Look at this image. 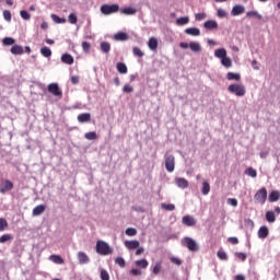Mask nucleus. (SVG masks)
I'll return each mask as SVG.
<instances>
[{"instance_id":"nucleus-1","label":"nucleus","mask_w":280,"mask_h":280,"mask_svg":"<svg viewBox=\"0 0 280 280\" xmlns=\"http://www.w3.org/2000/svg\"><path fill=\"white\" fill-rule=\"evenodd\" d=\"M228 91L237 97H243L246 94L245 86L238 83L230 84Z\"/></svg>"},{"instance_id":"nucleus-2","label":"nucleus","mask_w":280,"mask_h":280,"mask_svg":"<svg viewBox=\"0 0 280 280\" xmlns=\"http://www.w3.org/2000/svg\"><path fill=\"white\" fill-rule=\"evenodd\" d=\"M182 244H183V246L188 248L190 252H198V249H199V246L196 243V241L194 238L189 237V236H185L182 240Z\"/></svg>"},{"instance_id":"nucleus-3","label":"nucleus","mask_w":280,"mask_h":280,"mask_svg":"<svg viewBox=\"0 0 280 280\" xmlns=\"http://www.w3.org/2000/svg\"><path fill=\"white\" fill-rule=\"evenodd\" d=\"M254 200L256 203L264 206L267 201V189L265 187L257 190V192L254 196Z\"/></svg>"},{"instance_id":"nucleus-4","label":"nucleus","mask_w":280,"mask_h":280,"mask_svg":"<svg viewBox=\"0 0 280 280\" xmlns=\"http://www.w3.org/2000/svg\"><path fill=\"white\" fill-rule=\"evenodd\" d=\"M14 189V183L10 179H3L0 183V194H8V191H12Z\"/></svg>"},{"instance_id":"nucleus-5","label":"nucleus","mask_w":280,"mask_h":280,"mask_svg":"<svg viewBox=\"0 0 280 280\" xmlns=\"http://www.w3.org/2000/svg\"><path fill=\"white\" fill-rule=\"evenodd\" d=\"M165 168L168 173H173L175 170V158L173 155L165 156Z\"/></svg>"},{"instance_id":"nucleus-6","label":"nucleus","mask_w":280,"mask_h":280,"mask_svg":"<svg viewBox=\"0 0 280 280\" xmlns=\"http://www.w3.org/2000/svg\"><path fill=\"white\" fill-rule=\"evenodd\" d=\"M48 93H51L55 97H61L62 95V91L60 90V86H58V83H50L48 85Z\"/></svg>"},{"instance_id":"nucleus-7","label":"nucleus","mask_w":280,"mask_h":280,"mask_svg":"<svg viewBox=\"0 0 280 280\" xmlns=\"http://www.w3.org/2000/svg\"><path fill=\"white\" fill-rule=\"evenodd\" d=\"M141 243L137 240L125 241V247L129 250L138 249Z\"/></svg>"},{"instance_id":"nucleus-8","label":"nucleus","mask_w":280,"mask_h":280,"mask_svg":"<svg viewBox=\"0 0 280 280\" xmlns=\"http://www.w3.org/2000/svg\"><path fill=\"white\" fill-rule=\"evenodd\" d=\"M245 12V7L242 4H236L233 7L232 11H231V15L232 16H240L242 14H244Z\"/></svg>"},{"instance_id":"nucleus-9","label":"nucleus","mask_w":280,"mask_h":280,"mask_svg":"<svg viewBox=\"0 0 280 280\" xmlns=\"http://www.w3.org/2000/svg\"><path fill=\"white\" fill-rule=\"evenodd\" d=\"M203 27L208 31H217L219 28V24L214 20H208L205 22Z\"/></svg>"},{"instance_id":"nucleus-10","label":"nucleus","mask_w":280,"mask_h":280,"mask_svg":"<svg viewBox=\"0 0 280 280\" xmlns=\"http://www.w3.org/2000/svg\"><path fill=\"white\" fill-rule=\"evenodd\" d=\"M182 222H183L184 225H186L188 228H191V226L196 225V220L194 219V217H191L189 214L184 215Z\"/></svg>"},{"instance_id":"nucleus-11","label":"nucleus","mask_w":280,"mask_h":280,"mask_svg":"<svg viewBox=\"0 0 280 280\" xmlns=\"http://www.w3.org/2000/svg\"><path fill=\"white\" fill-rule=\"evenodd\" d=\"M175 183H176L177 187L182 188V189H186L189 186L188 180L186 178H184V177L175 178Z\"/></svg>"},{"instance_id":"nucleus-12","label":"nucleus","mask_w":280,"mask_h":280,"mask_svg":"<svg viewBox=\"0 0 280 280\" xmlns=\"http://www.w3.org/2000/svg\"><path fill=\"white\" fill-rule=\"evenodd\" d=\"M96 253L98 255H106V242L98 241L96 243Z\"/></svg>"},{"instance_id":"nucleus-13","label":"nucleus","mask_w":280,"mask_h":280,"mask_svg":"<svg viewBox=\"0 0 280 280\" xmlns=\"http://www.w3.org/2000/svg\"><path fill=\"white\" fill-rule=\"evenodd\" d=\"M79 124H89V121H91V114L89 113H83V114H80L78 117H77Z\"/></svg>"},{"instance_id":"nucleus-14","label":"nucleus","mask_w":280,"mask_h":280,"mask_svg":"<svg viewBox=\"0 0 280 280\" xmlns=\"http://www.w3.org/2000/svg\"><path fill=\"white\" fill-rule=\"evenodd\" d=\"M185 34L192 37H199L200 36V30L197 27H188L185 30Z\"/></svg>"},{"instance_id":"nucleus-15","label":"nucleus","mask_w":280,"mask_h":280,"mask_svg":"<svg viewBox=\"0 0 280 280\" xmlns=\"http://www.w3.org/2000/svg\"><path fill=\"white\" fill-rule=\"evenodd\" d=\"M119 12V4H107L106 5V15L115 14Z\"/></svg>"},{"instance_id":"nucleus-16","label":"nucleus","mask_w":280,"mask_h":280,"mask_svg":"<svg viewBox=\"0 0 280 280\" xmlns=\"http://www.w3.org/2000/svg\"><path fill=\"white\" fill-rule=\"evenodd\" d=\"M269 235V229L266 225L260 226L258 230V237L261 240L267 238Z\"/></svg>"},{"instance_id":"nucleus-17","label":"nucleus","mask_w":280,"mask_h":280,"mask_svg":"<svg viewBox=\"0 0 280 280\" xmlns=\"http://www.w3.org/2000/svg\"><path fill=\"white\" fill-rule=\"evenodd\" d=\"M78 259H79V262L82 265L89 264V261H91L86 253H83V252L78 253Z\"/></svg>"},{"instance_id":"nucleus-18","label":"nucleus","mask_w":280,"mask_h":280,"mask_svg":"<svg viewBox=\"0 0 280 280\" xmlns=\"http://www.w3.org/2000/svg\"><path fill=\"white\" fill-rule=\"evenodd\" d=\"M189 49L196 54L201 52V50H202V48L198 42H190Z\"/></svg>"},{"instance_id":"nucleus-19","label":"nucleus","mask_w":280,"mask_h":280,"mask_svg":"<svg viewBox=\"0 0 280 280\" xmlns=\"http://www.w3.org/2000/svg\"><path fill=\"white\" fill-rule=\"evenodd\" d=\"M130 38V36L127 35L126 32H118L115 34V40L117 42H126Z\"/></svg>"},{"instance_id":"nucleus-20","label":"nucleus","mask_w":280,"mask_h":280,"mask_svg":"<svg viewBox=\"0 0 280 280\" xmlns=\"http://www.w3.org/2000/svg\"><path fill=\"white\" fill-rule=\"evenodd\" d=\"M148 46L151 51H155L159 46L158 39L155 37L149 38Z\"/></svg>"},{"instance_id":"nucleus-21","label":"nucleus","mask_w":280,"mask_h":280,"mask_svg":"<svg viewBox=\"0 0 280 280\" xmlns=\"http://www.w3.org/2000/svg\"><path fill=\"white\" fill-rule=\"evenodd\" d=\"M135 265L138 268L147 269V267L150 266V262L148 261V259L143 258L136 260Z\"/></svg>"},{"instance_id":"nucleus-22","label":"nucleus","mask_w":280,"mask_h":280,"mask_svg":"<svg viewBox=\"0 0 280 280\" xmlns=\"http://www.w3.org/2000/svg\"><path fill=\"white\" fill-rule=\"evenodd\" d=\"M61 62H63V65H73V56L69 55V54H63L61 56Z\"/></svg>"},{"instance_id":"nucleus-23","label":"nucleus","mask_w":280,"mask_h":280,"mask_svg":"<svg viewBox=\"0 0 280 280\" xmlns=\"http://www.w3.org/2000/svg\"><path fill=\"white\" fill-rule=\"evenodd\" d=\"M11 54H12L13 56H21V55H23V48H22V46H20V45H13V46L11 47Z\"/></svg>"},{"instance_id":"nucleus-24","label":"nucleus","mask_w":280,"mask_h":280,"mask_svg":"<svg viewBox=\"0 0 280 280\" xmlns=\"http://www.w3.org/2000/svg\"><path fill=\"white\" fill-rule=\"evenodd\" d=\"M120 12L124 15L130 16V15L137 14V9L129 7V8L121 9Z\"/></svg>"},{"instance_id":"nucleus-25","label":"nucleus","mask_w":280,"mask_h":280,"mask_svg":"<svg viewBox=\"0 0 280 280\" xmlns=\"http://www.w3.org/2000/svg\"><path fill=\"white\" fill-rule=\"evenodd\" d=\"M43 213H45V206H43V205L36 206L33 209V215H35V217L43 215Z\"/></svg>"},{"instance_id":"nucleus-26","label":"nucleus","mask_w":280,"mask_h":280,"mask_svg":"<svg viewBox=\"0 0 280 280\" xmlns=\"http://www.w3.org/2000/svg\"><path fill=\"white\" fill-rule=\"evenodd\" d=\"M280 199V192L278 190H272L269 195V201L277 202Z\"/></svg>"},{"instance_id":"nucleus-27","label":"nucleus","mask_w":280,"mask_h":280,"mask_svg":"<svg viewBox=\"0 0 280 280\" xmlns=\"http://www.w3.org/2000/svg\"><path fill=\"white\" fill-rule=\"evenodd\" d=\"M116 68H117V71L120 74H127L128 73V67L124 62H118Z\"/></svg>"},{"instance_id":"nucleus-28","label":"nucleus","mask_w":280,"mask_h":280,"mask_svg":"<svg viewBox=\"0 0 280 280\" xmlns=\"http://www.w3.org/2000/svg\"><path fill=\"white\" fill-rule=\"evenodd\" d=\"M266 220H267L268 223H275L276 222V214H275V212L271 211V210H268L266 212Z\"/></svg>"},{"instance_id":"nucleus-29","label":"nucleus","mask_w":280,"mask_h":280,"mask_svg":"<svg viewBox=\"0 0 280 280\" xmlns=\"http://www.w3.org/2000/svg\"><path fill=\"white\" fill-rule=\"evenodd\" d=\"M226 79H228V81H236V82H238L241 80V75L238 73L228 72Z\"/></svg>"},{"instance_id":"nucleus-30","label":"nucleus","mask_w":280,"mask_h":280,"mask_svg":"<svg viewBox=\"0 0 280 280\" xmlns=\"http://www.w3.org/2000/svg\"><path fill=\"white\" fill-rule=\"evenodd\" d=\"M214 56L218 59H223L226 57V50L224 48H219L214 51Z\"/></svg>"},{"instance_id":"nucleus-31","label":"nucleus","mask_w":280,"mask_h":280,"mask_svg":"<svg viewBox=\"0 0 280 280\" xmlns=\"http://www.w3.org/2000/svg\"><path fill=\"white\" fill-rule=\"evenodd\" d=\"M40 54L44 58H51V49L47 46L40 48Z\"/></svg>"},{"instance_id":"nucleus-32","label":"nucleus","mask_w":280,"mask_h":280,"mask_svg":"<svg viewBox=\"0 0 280 280\" xmlns=\"http://www.w3.org/2000/svg\"><path fill=\"white\" fill-rule=\"evenodd\" d=\"M201 192L203 196H207L210 192V184L207 180H203Z\"/></svg>"},{"instance_id":"nucleus-33","label":"nucleus","mask_w":280,"mask_h":280,"mask_svg":"<svg viewBox=\"0 0 280 280\" xmlns=\"http://www.w3.org/2000/svg\"><path fill=\"white\" fill-rule=\"evenodd\" d=\"M50 261H54V264H59L62 265L65 264V259H62V257L58 256V255H51L49 257Z\"/></svg>"},{"instance_id":"nucleus-34","label":"nucleus","mask_w":280,"mask_h":280,"mask_svg":"<svg viewBox=\"0 0 280 280\" xmlns=\"http://www.w3.org/2000/svg\"><path fill=\"white\" fill-rule=\"evenodd\" d=\"M188 23H189V18L188 16L178 18L176 20V24L178 26H184V25H187Z\"/></svg>"},{"instance_id":"nucleus-35","label":"nucleus","mask_w":280,"mask_h":280,"mask_svg":"<svg viewBox=\"0 0 280 280\" xmlns=\"http://www.w3.org/2000/svg\"><path fill=\"white\" fill-rule=\"evenodd\" d=\"M12 240H14V237L12 236V234H3L0 237V244H5V242H12Z\"/></svg>"},{"instance_id":"nucleus-36","label":"nucleus","mask_w":280,"mask_h":280,"mask_svg":"<svg viewBox=\"0 0 280 280\" xmlns=\"http://www.w3.org/2000/svg\"><path fill=\"white\" fill-rule=\"evenodd\" d=\"M50 18H51V20H52L55 23H57V24L67 23V19L60 18V16H58V15H56V14H51Z\"/></svg>"},{"instance_id":"nucleus-37","label":"nucleus","mask_w":280,"mask_h":280,"mask_svg":"<svg viewBox=\"0 0 280 280\" xmlns=\"http://www.w3.org/2000/svg\"><path fill=\"white\" fill-rule=\"evenodd\" d=\"M221 63L225 68H231L232 67V60H231V58H229L226 56L221 59Z\"/></svg>"},{"instance_id":"nucleus-38","label":"nucleus","mask_w":280,"mask_h":280,"mask_svg":"<svg viewBox=\"0 0 280 280\" xmlns=\"http://www.w3.org/2000/svg\"><path fill=\"white\" fill-rule=\"evenodd\" d=\"M115 264L118 265L120 268H126V259H124V257L121 256L116 257Z\"/></svg>"},{"instance_id":"nucleus-39","label":"nucleus","mask_w":280,"mask_h":280,"mask_svg":"<svg viewBox=\"0 0 280 280\" xmlns=\"http://www.w3.org/2000/svg\"><path fill=\"white\" fill-rule=\"evenodd\" d=\"M132 52H133V56H136L138 58H143L145 56V54L142 52L141 48H139V47H133Z\"/></svg>"},{"instance_id":"nucleus-40","label":"nucleus","mask_w":280,"mask_h":280,"mask_svg":"<svg viewBox=\"0 0 280 280\" xmlns=\"http://www.w3.org/2000/svg\"><path fill=\"white\" fill-rule=\"evenodd\" d=\"M85 139H88V141H95V139H97V133L95 131H90L85 133Z\"/></svg>"},{"instance_id":"nucleus-41","label":"nucleus","mask_w":280,"mask_h":280,"mask_svg":"<svg viewBox=\"0 0 280 280\" xmlns=\"http://www.w3.org/2000/svg\"><path fill=\"white\" fill-rule=\"evenodd\" d=\"M246 18H257L259 21L262 19V16L257 11H248Z\"/></svg>"},{"instance_id":"nucleus-42","label":"nucleus","mask_w":280,"mask_h":280,"mask_svg":"<svg viewBox=\"0 0 280 280\" xmlns=\"http://www.w3.org/2000/svg\"><path fill=\"white\" fill-rule=\"evenodd\" d=\"M2 43L5 46H10V45H14L16 43V40L14 38H12V37H4L2 39Z\"/></svg>"},{"instance_id":"nucleus-43","label":"nucleus","mask_w":280,"mask_h":280,"mask_svg":"<svg viewBox=\"0 0 280 280\" xmlns=\"http://www.w3.org/2000/svg\"><path fill=\"white\" fill-rule=\"evenodd\" d=\"M161 269H162L161 261H158V262H155V266L152 269V273L154 276H158L160 273Z\"/></svg>"},{"instance_id":"nucleus-44","label":"nucleus","mask_w":280,"mask_h":280,"mask_svg":"<svg viewBox=\"0 0 280 280\" xmlns=\"http://www.w3.org/2000/svg\"><path fill=\"white\" fill-rule=\"evenodd\" d=\"M161 208L166 211H174L175 206L174 203H161Z\"/></svg>"},{"instance_id":"nucleus-45","label":"nucleus","mask_w":280,"mask_h":280,"mask_svg":"<svg viewBox=\"0 0 280 280\" xmlns=\"http://www.w3.org/2000/svg\"><path fill=\"white\" fill-rule=\"evenodd\" d=\"M68 21L69 23H71V25H75V23H78V15H75V13H70L68 16Z\"/></svg>"},{"instance_id":"nucleus-46","label":"nucleus","mask_w":280,"mask_h":280,"mask_svg":"<svg viewBox=\"0 0 280 280\" xmlns=\"http://www.w3.org/2000/svg\"><path fill=\"white\" fill-rule=\"evenodd\" d=\"M122 92L126 94H131L132 92H135V88L130 84H125L122 88Z\"/></svg>"},{"instance_id":"nucleus-47","label":"nucleus","mask_w":280,"mask_h":280,"mask_svg":"<svg viewBox=\"0 0 280 280\" xmlns=\"http://www.w3.org/2000/svg\"><path fill=\"white\" fill-rule=\"evenodd\" d=\"M245 173H246V175H248L252 178H256V176H257V172L253 167H248Z\"/></svg>"},{"instance_id":"nucleus-48","label":"nucleus","mask_w":280,"mask_h":280,"mask_svg":"<svg viewBox=\"0 0 280 280\" xmlns=\"http://www.w3.org/2000/svg\"><path fill=\"white\" fill-rule=\"evenodd\" d=\"M126 235L129 237L137 236V230L135 228H127Z\"/></svg>"},{"instance_id":"nucleus-49","label":"nucleus","mask_w":280,"mask_h":280,"mask_svg":"<svg viewBox=\"0 0 280 280\" xmlns=\"http://www.w3.org/2000/svg\"><path fill=\"white\" fill-rule=\"evenodd\" d=\"M234 256L241 261H245L247 258V255L243 252H236Z\"/></svg>"},{"instance_id":"nucleus-50","label":"nucleus","mask_w":280,"mask_h":280,"mask_svg":"<svg viewBox=\"0 0 280 280\" xmlns=\"http://www.w3.org/2000/svg\"><path fill=\"white\" fill-rule=\"evenodd\" d=\"M7 226H8V220H5L4 218H0V232H3Z\"/></svg>"},{"instance_id":"nucleus-51","label":"nucleus","mask_w":280,"mask_h":280,"mask_svg":"<svg viewBox=\"0 0 280 280\" xmlns=\"http://www.w3.org/2000/svg\"><path fill=\"white\" fill-rule=\"evenodd\" d=\"M217 15H218V18L219 19H225L226 16H228V13H226V11L225 10H223V9H218V11H217Z\"/></svg>"},{"instance_id":"nucleus-52","label":"nucleus","mask_w":280,"mask_h":280,"mask_svg":"<svg viewBox=\"0 0 280 280\" xmlns=\"http://www.w3.org/2000/svg\"><path fill=\"white\" fill-rule=\"evenodd\" d=\"M20 16L24 20V21H30V19H31V15L27 13V11H25V10H22L21 12H20Z\"/></svg>"},{"instance_id":"nucleus-53","label":"nucleus","mask_w":280,"mask_h":280,"mask_svg":"<svg viewBox=\"0 0 280 280\" xmlns=\"http://www.w3.org/2000/svg\"><path fill=\"white\" fill-rule=\"evenodd\" d=\"M3 19H4V21H8V22L12 21V13H10V11H8V10H4Z\"/></svg>"},{"instance_id":"nucleus-54","label":"nucleus","mask_w":280,"mask_h":280,"mask_svg":"<svg viewBox=\"0 0 280 280\" xmlns=\"http://www.w3.org/2000/svg\"><path fill=\"white\" fill-rule=\"evenodd\" d=\"M218 258L221 260H228V255L224 250H218Z\"/></svg>"},{"instance_id":"nucleus-55","label":"nucleus","mask_w":280,"mask_h":280,"mask_svg":"<svg viewBox=\"0 0 280 280\" xmlns=\"http://www.w3.org/2000/svg\"><path fill=\"white\" fill-rule=\"evenodd\" d=\"M228 205H230V206L236 208L237 205H238V201H237L236 198H229V199H228Z\"/></svg>"},{"instance_id":"nucleus-56","label":"nucleus","mask_w":280,"mask_h":280,"mask_svg":"<svg viewBox=\"0 0 280 280\" xmlns=\"http://www.w3.org/2000/svg\"><path fill=\"white\" fill-rule=\"evenodd\" d=\"M207 18L206 13H197L195 15L196 21L200 22L203 21Z\"/></svg>"},{"instance_id":"nucleus-57","label":"nucleus","mask_w":280,"mask_h":280,"mask_svg":"<svg viewBox=\"0 0 280 280\" xmlns=\"http://www.w3.org/2000/svg\"><path fill=\"white\" fill-rule=\"evenodd\" d=\"M82 49H83V51H85V54L89 52L91 49V44H89L88 42H83Z\"/></svg>"},{"instance_id":"nucleus-58","label":"nucleus","mask_w":280,"mask_h":280,"mask_svg":"<svg viewBox=\"0 0 280 280\" xmlns=\"http://www.w3.org/2000/svg\"><path fill=\"white\" fill-rule=\"evenodd\" d=\"M228 242L231 243L232 245H237L238 244V238L236 236H230L228 238Z\"/></svg>"},{"instance_id":"nucleus-59","label":"nucleus","mask_w":280,"mask_h":280,"mask_svg":"<svg viewBox=\"0 0 280 280\" xmlns=\"http://www.w3.org/2000/svg\"><path fill=\"white\" fill-rule=\"evenodd\" d=\"M130 275L137 277V276H141L142 272H141L140 269L132 268V269L130 270Z\"/></svg>"},{"instance_id":"nucleus-60","label":"nucleus","mask_w":280,"mask_h":280,"mask_svg":"<svg viewBox=\"0 0 280 280\" xmlns=\"http://www.w3.org/2000/svg\"><path fill=\"white\" fill-rule=\"evenodd\" d=\"M171 262L176 265V266H180L182 265V260L177 257H171Z\"/></svg>"},{"instance_id":"nucleus-61","label":"nucleus","mask_w":280,"mask_h":280,"mask_svg":"<svg viewBox=\"0 0 280 280\" xmlns=\"http://www.w3.org/2000/svg\"><path fill=\"white\" fill-rule=\"evenodd\" d=\"M71 82H72L73 84H79V82H80V77H77V75L71 77Z\"/></svg>"},{"instance_id":"nucleus-62","label":"nucleus","mask_w":280,"mask_h":280,"mask_svg":"<svg viewBox=\"0 0 280 280\" xmlns=\"http://www.w3.org/2000/svg\"><path fill=\"white\" fill-rule=\"evenodd\" d=\"M252 66H253V69H254V70H256V71L259 70V67H258V65H257V60L254 59V60L252 61Z\"/></svg>"},{"instance_id":"nucleus-63","label":"nucleus","mask_w":280,"mask_h":280,"mask_svg":"<svg viewBox=\"0 0 280 280\" xmlns=\"http://www.w3.org/2000/svg\"><path fill=\"white\" fill-rule=\"evenodd\" d=\"M101 279L106 280V270L105 269H102V271H101Z\"/></svg>"},{"instance_id":"nucleus-64","label":"nucleus","mask_w":280,"mask_h":280,"mask_svg":"<svg viewBox=\"0 0 280 280\" xmlns=\"http://www.w3.org/2000/svg\"><path fill=\"white\" fill-rule=\"evenodd\" d=\"M101 49H102L103 54H106V42H103L101 44Z\"/></svg>"}]
</instances>
